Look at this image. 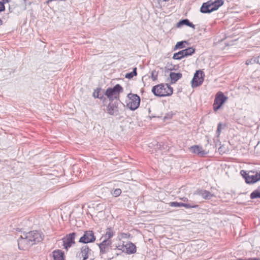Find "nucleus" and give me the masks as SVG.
Returning a JSON list of instances; mask_svg holds the SVG:
<instances>
[{
	"instance_id": "3",
	"label": "nucleus",
	"mask_w": 260,
	"mask_h": 260,
	"mask_svg": "<svg viewBox=\"0 0 260 260\" xmlns=\"http://www.w3.org/2000/svg\"><path fill=\"white\" fill-rule=\"evenodd\" d=\"M240 174L245 178L246 182L248 184L254 183L260 180V171L255 172L249 171L247 173L244 170H241Z\"/></svg>"
},
{
	"instance_id": "18",
	"label": "nucleus",
	"mask_w": 260,
	"mask_h": 260,
	"mask_svg": "<svg viewBox=\"0 0 260 260\" xmlns=\"http://www.w3.org/2000/svg\"><path fill=\"white\" fill-rule=\"evenodd\" d=\"M107 112L111 115H117L118 113V108L113 104H109L107 107Z\"/></svg>"
},
{
	"instance_id": "36",
	"label": "nucleus",
	"mask_w": 260,
	"mask_h": 260,
	"mask_svg": "<svg viewBox=\"0 0 260 260\" xmlns=\"http://www.w3.org/2000/svg\"><path fill=\"white\" fill-rule=\"evenodd\" d=\"M180 199L182 200V201H183L184 202H186V201H188L187 198H186L185 197H183L182 198H181Z\"/></svg>"
},
{
	"instance_id": "10",
	"label": "nucleus",
	"mask_w": 260,
	"mask_h": 260,
	"mask_svg": "<svg viewBox=\"0 0 260 260\" xmlns=\"http://www.w3.org/2000/svg\"><path fill=\"white\" fill-rule=\"evenodd\" d=\"M26 234H27V237L29 238V240H30L31 243H34V244L40 242L43 240L42 234L38 231H30L26 233Z\"/></svg>"
},
{
	"instance_id": "11",
	"label": "nucleus",
	"mask_w": 260,
	"mask_h": 260,
	"mask_svg": "<svg viewBox=\"0 0 260 260\" xmlns=\"http://www.w3.org/2000/svg\"><path fill=\"white\" fill-rule=\"evenodd\" d=\"M203 73L201 71H197L194 74L193 77L191 80V86L192 87H196L200 85L203 82L202 75Z\"/></svg>"
},
{
	"instance_id": "1",
	"label": "nucleus",
	"mask_w": 260,
	"mask_h": 260,
	"mask_svg": "<svg viewBox=\"0 0 260 260\" xmlns=\"http://www.w3.org/2000/svg\"><path fill=\"white\" fill-rule=\"evenodd\" d=\"M152 92L158 96H169L173 93V88L167 84H161L153 86Z\"/></svg>"
},
{
	"instance_id": "19",
	"label": "nucleus",
	"mask_w": 260,
	"mask_h": 260,
	"mask_svg": "<svg viewBox=\"0 0 260 260\" xmlns=\"http://www.w3.org/2000/svg\"><path fill=\"white\" fill-rule=\"evenodd\" d=\"M170 77L171 80V83H175L182 77V74L180 73H176L174 72H171L170 74Z\"/></svg>"
},
{
	"instance_id": "37",
	"label": "nucleus",
	"mask_w": 260,
	"mask_h": 260,
	"mask_svg": "<svg viewBox=\"0 0 260 260\" xmlns=\"http://www.w3.org/2000/svg\"><path fill=\"white\" fill-rule=\"evenodd\" d=\"M2 24V20L0 19V25Z\"/></svg>"
},
{
	"instance_id": "38",
	"label": "nucleus",
	"mask_w": 260,
	"mask_h": 260,
	"mask_svg": "<svg viewBox=\"0 0 260 260\" xmlns=\"http://www.w3.org/2000/svg\"><path fill=\"white\" fill-rule=\"evenodd\" d=\"M164 2H168L169 0H163Z\"/></svg>"
},
{
	"instance_id": "4",
	"label": "nucleus",
	"mask_w": 260,
	"mask_h": 260,
	"mask_svg": "<svg viewBox=\"0 0 260 260\" xmlns=\"http://www.w3.org/2000/svg\"><path fill=\"white\" fill-rule=\"evenodd\" d=\"M127 107L132 110L137 109L140 103V98L137 94L129 93L127 95Z\"/></svg>"
},
{
	"instance_id": "28",
	"label": "nucleus",
	"mask_w": 260,
	"mask_h": 260,
	"mask_svg": "<svg viewBox=\"0 0 260 260\" xmlns=\"http://www.w3.org/2000/svg\"><path fill=\"white\" fill-rule=\"evenodd\" d=\"M157 77V74L155 71H153L151 73V77L153 81H155L156 80Z\"/></svg>"
},
{
	"instance_id": "32",
	"label": "nucleus",
	"mask_w": 260,
	"mask_h": 260,
	"mask_svg": "<svg viewBox=\"0 0 260 260\" xmlns=\"http://www.w3.org/2000/svg\"><path fill=\"white\" fill-rule=\"evenodd\" d=\"M5 9V8L4 3L0 2V12L4 11Z\"/></svg>"
},
{
	"instance_id": "33",
	"label": "nucleus",
	"mask_w": 260,
	"mask_h": 260,
	"mask_svg": "<svg viewBox=\"0 0 260 260\" xmlns=\"http://www.w3.org/2000/svg\"><path fill=\"white\" fill-rule=\"evenodd\" d=\"M93 96H94V98H99V99H102V96H100L99 92V91H98L97 92H94L93 93Z\"/></svg>"
},
{
	"instance_id": "12",
	"label": "nucleus",
	"mask_w": 260,
	"mask_h": 260,
	"mask_svg": "<svg viewBox=\"0 0 260 260\" xmlns=\"http://www.w3.org/2000/svg\"><path fill=\"white\" fill-rule=\"evenodd\" d=\"M76 234L75 233H70L62 239L63 243V245L66 249L68 250V248L70 247L73 244L75 243L74 240Z\"/></svg>"
},
{
	"instance_id": "23",
	"label": "nucleus",
	"mask_w": 260,
	"mask_h": 260,
	"mask_svg": "<svg viewBox=\"0 0 260 260\" xmlns=\"http://www.w3.org/2000/svg\"><path fill=\"white\" fill-rule=\"evenodd\" d=\"M137 68H134L133 69V71L132 72L127 73L125 75V77L126 78L130 79L133 78L134 76H137Z\"/></svg>"
},
{
	"instance_id": "21",
	"label": "nucleus",
	"mask_w": 260,
	"mask_h": 260,
	"mask_svg": "<svg viewBox=\"0 0 260 260\" xmlns=\"http://www.w3.org/2000/svg\"><path fill=\"white\" fill-rule=\"evenodd\" d=\"M200 194L204 199L206 200L210 199L213 197V194H211L209 191L207 190L202 191H201Z\"/></svg>"
},
{
	"instance_id": "31",
	"label": "nucleus",
	"mask_w": 260,
	"mask_h": 260,
	"mask_svg": "<svg viewBox=\"0 0 260 260\" xmlns=\"http://www.w3.org/2000/svg\"><path fill=\"white\" fill-rule=\"evenodd\" d=\"M116 248L118 250H122L123 252L125 251L124 244H123L122 245H118L116 246Z\"/></svg>"
},
{
	"instance_id": "22",
	"label": "nucleus",
	"mask_w": 260,
	"mask_h": 260,
	"mask_svg": "<svg viewBox=\"0 0 260 260\" xmlns=\"http://www.w3.org/2000/svg\"><path fill=\"white\" fill-rule=\"evenodd\" d=\"M250 198L252 199L256 198H260V189L259 188L254 190L250 194Z\"/></svg>"
},
{
	"instance_id": "17",
	"label": "nucleus",
	"mask_w": 260,
	"mask_h": 260,
	"mask_svg": "<svg viewBox=\"0 0 260 260\" xmlns=\"http://www.w3.org/2000/svg\"><path fill=\"white\" fill-rule=\"evenodd\" d=\"M111 244V241L110 240L105 239L100 245L99 247L100 250L103 253L106 251L108 246Z\"/></svg>"
},
{
	"instance_id": "2",
	"label": "nucleus",
	"mask_w": 260,
	"mask_h": 260,
	"mask_svg": "<svg viewBox=\"0 0 260 260\" xmlns=\"http://www.w3.org/2000/svg\"><path fill=\"white\" fill-rule=\"evenodd\" d=\"M223 0H216L214 2L211 1L203 3L200 11L203 13H209L217 10L219 7L223 4Z\"/></svg>"
},
{
	"instance_id": "16",
	"label": "nucleus",
	"mask_w": 260,
	"mask_h": 260,
	"mask_svg": "<svg viewBox=\"0 0 260 260\" xmlns=\"http://www.w3.org/2000/svg\"><path fill=\"white\" fill-rule=\"evenodd\" d=\"M52 253L54 260H64V253L61 250H55Z\"/></svg>"
},
{
	"instance_id": "6",
	"label": "nucleus",
	"mask_w": 260,
	"mask_h": 260,
	"mask_svg": "<svg viewBox=\"0 0 260 260\" xmlns=\"http://www.w3.org/2000/svg\"><path fill=\"white\" fill-rule=\"evenodd\" d=\"M26 237H27V234L26 233L23 234L17 240L18 245L20 249L26 250L34 244V243H31L30 240H29V238Z\"/></svg>"
},
{
	"instance_id": "20",
	"label": "nucleus",
	"mask_w": 260,
	"mask_h": 260,
	"mask_svg": "<svg viewBox=\"0 0 260 260\" xmlns=\"http://www.w3.org/2000/svg\"><path fill=\"white\" fill-rule=\"evenodd\" d=\"M89 248L87 246H83L81 248V254L83 260H86L88 257Z\"/></svg>"
},
{
	"instance_id": "30",
	"label": "nucleus",
	"mask_w": 260,
	"mask_h": 260,
	"mask_svg": "<svg viewBox=\"0 0 260 260\" xmlns=\"http://www.w3.org/2000/svg\"><path fill=\"white\" fill-rule=\"evenodd\" d=\"M256 61V59H248L246 60V64L247 65H248V64H252L253 63V62H255Z\"/></svg>"
},
{
	"instance_id": "35",
	"label": "nucleus",
	"mask_w": 260,
	"mask_h": 260,
	"mask_svg": "<svg viewBox=\"0 0 260 260\" xmlns=\"http://www.w3.org/2000/svg\"><path fill=\"white\" fill-rule=\"evenodd\" d=\"M188 26L191 27V28H195V25L192 24L191 22H190V21L189 22V24H188Z\"/></svg>"
},
{
	"instance_id": "5",
	"label": "nucleus",
	"mask_w": 260,
	"mask_h": 260,
	"mask_svg": "<svg viewBox=\"0 0 260 260\" xmlns=\"http://www.w3.org/2000/svg\"><path fill=\"white\" fill-rule=\"evenodd\" d=\"M122 87L119 84H116L113 88H109L107 89L105 95L111 100L116 99L120 92L122 91Z\"/></svg>"
},
{
	"instance_id": "25",
	"label": "nucleus",
	"mask_w": 260,
	"mask_h": 260,
	"mask_svg": "<svg viewBox=\"0 0 260 260\" xmlns=\"http://www.w3.org/2000/svg\"><path fill=\"white\" fill-rule=\"evenodd\" d=\"M113 235L114 232L113 231L110 229H108L105 235V239L109 240V239L112 237Z\"/></svg>"
},
{
	"instance_id": "13",
	"label": "nucleus",
	"mask_w": 260,
	"mask_h": 260,
	"mask_svg": "<svg viewBox=\"0 0 260 260\" xmlns=\"http://www.w3.org/2000/svg\"><path fill=\"white\" fill-rule=\"evenodd\" d=\"M191 152L199 155L201 156H205L209 152V150L203 149L201 146L194 145L190 148Z\"/></svg>"
},
{
	"instance_id": "15",
	"label": "nucleus",
	"mask_w": 260,
	"mask_h": 260,
	"mask_svg": "<svg viewBox=\"0 0 260 260\" xmlns=\"http://www.w3.org/2000/svg\"><path fill=\"white\" fill-rule=\"evenodd\" d=\"M124 252L128 254L135 253L136 252V246L131 242L127 243L124 245Z\"/></svg>"
},
{
	"instance_id": "34",
	"label": "nucleus",
	"mask_w": 260,
	"mask_h": 260,
	"mask_svg": "<svg viewBox=\"0 0 260 260\" xmlns=\"http://www.w3.org/2000/svg\"><path fill=\"white\" fill-rule=\"evenodd\" d=\"M218 151L220 154L224 153L225 152L222 146H221L218 148Z\"/></svg>"
},
{
	"instance_id": "7",
	"label": "nucleus",
	"mask_w": 260,
	"mask_h": 260,
	"mask_svg": "<svg viewBox=\"0 0 260 260\" xmlns=\"http://www.w3.org/2000/svg\"><path fill=\"white\" fill-rule=\"evenodd\" d=\"M228 98L222 92H218L216 95L214 104L213 109L215 111L218 110L222 104L226 101Z\"/></svg>"
},
{
	"instance_id": "8",
	"label": "nucleus",
	"mask_w": 260,
	"mask_h": 260,
	"mask_svg": "<svg viewBox=\"0 0 260 260\" xmlns=\"http://www.w3.org/2000/svg\"><path fill=\"white\" fill-rule=\"evenodd\" d=\"M195 49L193 47H189L185 49L179 51L174 54L173 58L174 59L180 60L184 57L191 55L194 53Z\"/></svg>"
},
{
	"instance_id": "26",
	"label": "nucleus",
	"mask_w": 260,
	"mask_h": 260,
	"mask_svg": "<svg viewBox=\"0 0 260 260\" xmlns=\"http://www.w3.org/2000/svg\"><path fill=\"white\" fill-rule=\"evenodd\" d=\"M189 21L187 19H183L182 20H180L179 22H178L177 24V26L178 27H181L183 25H186L188 26V24H189Z\"/></svg>"
},
{
	"instance_id": "9",
	"label": "nucleus",
	"mask_w": 260,
	"mask_h": 260,
	"mask_svg": "<svg viewBox=\"0 0 260 260\" xmlns=\"http://www.w3.org/2000/svg\"><path fill=\"white\" fill-rule=\"evenodd\" d=\"M95 237L92 231H86L83 235L80 238L79 242L83 243L93 242L95 241Z\"/></svg>"
},
{
	"instance_id": "27",
	"label": "nucleus",
	"mask_w": 260,
	"mask_h": 260,
	"mask_svg": "<svg viewBox=\"0 0 260 260\" xmlns=\"http://www.w3.org/2000/svg\"><path fill=\"white\" fill-rule=\"evenodd\" d=\"M112 193L113 195V196L117 197L119 196L121 193V190L119 188H117L115 189Z\"/></svg>"
},
{
	"instance_id": "29",
	"label": "nucleus",
	"mask_w": 260,
	"mask_h": 260,
	"mask_svg": "<svg viewBox=\"0 0 260 260\" xmlns=\"http://www.w3.org/2000/svg\"><path fill=\"white\" fill-rule=\"evenodd\" d=\"M222 124L221 123H219L218 124L216 133L217 134L218 136H219L220 132H221V129Z\"/></svg>"
},
{
	"instance_id": "24",
	"label": "nucleus",
	"mask_w": 260,
	"mask_h": 260,
	"mask_svg": "<svg viewBox=\"0 0 260 260\" xmlns=\"http://www.w3.org/2000/svg\"><path fill=\"white\" fill-rule=\"evenodd\" d=\"M184 44H187L186 41H180L177 43L174 47V50L182 49L185 47Z\"/></svg>"
},
{
	"instance_id": "14",
	"label": "nucleus",
	"mask_w": 260,
	"mask_h": 260,
	"mask_svg": "<svg viewBox=\"0 0 260 260\" xmlns=\"http://www.w3.org/2000/svg\"><path fill=\"white\" fill-rule=\"evenodd\" d=\"M169 205L171 207H184L186 208H196L198 207V206L197 205L178 203L177 202H170L169 203Z\"/></svg>"
}]
</instances>
